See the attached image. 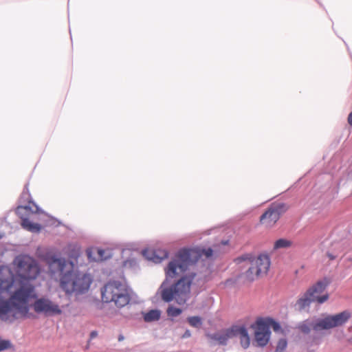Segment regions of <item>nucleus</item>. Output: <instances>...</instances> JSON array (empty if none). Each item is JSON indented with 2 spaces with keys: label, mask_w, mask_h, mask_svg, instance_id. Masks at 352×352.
I'll return each instance as SVG.
<instances>
[{
  "label": "nucleus",
  "mask_w": 352,
  "mask_h": 352,
  "mask_svg": "<svg viewBox=\"0 0 352 352\" xmlns=\"http://www.w3.org/2000/svg\"><path fill=\"white\" fill-rule=\"evenodd\" d=\"M213 250L209 248H183L177 252L165 268L166 279L161 285L162 298L165 302L175 300L184 305L190 298V284L195 274H186L202 256L210 258Z\"/></svg>",
  "instance_id": "1"
},
{
  "label": "nucleus",
  "mask_w": 352,
  "mask_h": 352,
  "mask_svg": "<svg viewBox=\"0 0 352 352\" xmlns=\"http://www.w3.org/2000/svg\"><path fill=\"white\" fill-rule=\"evenodd\" d=\"M234 337L239 338L243 348L247 349L250 344L248 331L244 327H234Z\"/></svg>",
  "instance_id": "15"
},
{
  "label": "nucleus",
  "mask_w": 352,
  "mask_h": 352,
  "mask_svg": "<svg viewBox=\"0 0 352 352\" xmlns=\"http://www.w3.org/2000/svg\"><path fill=\"white\" fill-rule=\"evenodd\" d=\"M292 242L286 239H279L275 241L274 250L287 249L292 246Z\"/></svg>",
  "instance_id": "19"
},
{
  "label": "nucleus",
  "mask_w": 352,
  "mask_h": 352,
  "mask_svg": "<svg viewBox=\"0 0 352 352\" xmlns=\"http://www.w3.org/2000/svg\"><path fill=\"white\" fill-rule=\"evenodd\" d=\"M184 336V337H189V336H190V333L189 331H186Z\"/></svg>",
  "instance_id": "29"
},
{
  "label": "nucleus",
  "mask_w": 352,
  "mask_h": 352,
  "mask_svg": "<svg viewBox=\"0 0 352 352\" xmlns=\"http://www.w3.org/2000/svg\"><path fill=\"white\" fill-rule=\"evenodd\" d=\"M287 346V342L286 339L281 338L278 342L276 352H284V351L286 349Z\"/></svg>",
  "instance_id": "22"
},
{
  "label": "nucleus",
  "mask_w": 352,
  "mask_h": 352,
  "mask_svg": "<svg viewBox=\"0 0 352 352\" xmlns=\"http://www.w3.org/2000/svg\"><path fill=\"white\" fill-rule=\"evenodd\" d=\"M13 265L16 274L11 275L10 270H3L4 272V277L6 274L10 278H6L12 283L13 288L17 289L18 287L23 285H30L33 288L34 294L32 298L36 297L35 286L31 283L32 280L36 278L40 273V269L36 260L28 255L21 254L15 257L13 261Z\"/></svg>",
  "instance_id": "4"
},
{
  "label": "nucleus",
  "mask_w": 352,
  "mask_h": 352,
  "mask_svg": "<svg viewBox=\"0 0 352 352\" xmlns=\"http://www.w3.org/2000/svg\"><path fill=\"white\" fill-rule=\"evenodd\" d=\"M237 264L246 262L250 264L248 270L245 272V276L249 280H254L256 278L265 275L270 266V259L267 254H260L257 258H254L252 254H245L235 259Z\"/></svg>",
  "instance_id": "7"
},
{
  "label": "nucleus",
  "mask_w": 352,
  "mask_h": 352,
  "mask_svg": "<svg viewBox=\"0 0 352 352\" xmlns=\"http://www.w3.org/2000/svg\"><path fill=\"white\" fill-rule=\"evenodd\" d=\"M182 313V309L177 307H170L167 309V314L169 316L176 317Z\"/></svg>",
  "instance_id": "23"
},
{
  "label": "nucleus",
  "mask_w": 352,
  "mask_h": 352,
  "mask_svg": "<svg viewBox=\"0 0 352 352\" xmlns=\"http://www.w3.org/2000/svg\"><path fill=\"white\" fill-rule=\"evenodd\" d=\"M348 122L350 125L352 126V111L349 113L348 116Z\"/></svg>",
  "instance_id": "25"
},
{
  "label": "nucleus",
  "mask_w": 352,
  "mask_h": 352,
  "mask_svg": "<svg viewBox=\"0 0 352 352\" xmlns=\"http://www.w3.org/2000/svg\"><path fill=\"white\" fill-rule=\"evenodd\" d=\"M329 284V281L327 278L318 280L316 284L310 287L306 291V293L309 295L313 302H317L319 304H322L329 299L328 294L321 295Z\"/></svg>",
  "instance_id": "11"
},
{
  "label": "nucleus",
  "mask_w": 352,
  "mask_h": 352,
  "mask_svg": "<svg viewBox=\"0 0 352 352\" xmlns=\"http://www.w3.org/2000/svg\"><path fill=\"white\" fill-rule=\"evenodd\" d=\"M29 197H30V195L28 193H26V192H23V194H22L21 198L22 199H23V198L28 199Z\"/></svg>",
  "instance_id": "27"
},
{
  "label": "nucleus",
  "mask_w": 352,
  "mask_h": 352,
  "mask_svg": "<svg viewBox=\"0 0 352 352\" xmlns=\"http://www.w3.org/2000/svg\"><path fill=\"white\" fill-rule=\"evenodd\" d=\"M228 242V241H222V244L224 245H227Z\"/></svg>",
  "instance_id": "31"
},
{
  "label": "nucleus",
  "mask_w": 352,
  "mask_h": 352,
  "mask_svg": "<svg viewBox=\"0 0 352 352\" xmlns=\"http://www.w3.org/2000/svg\"><path fill=\"white\" fill-rule=\"evenodd\" d=\"M327 256L331 260H333L337 257V256H334L331 253H328Z\"/></svg>",
  "instance_id": "26"
},
{
  "label": "nucleus",
  "mask_w": 352,
  "mask_h": 352,
  "mask_svg": "<svg viewBox=\"0 0 352 352\" xmlns=\"http://www.w3.org/2000/svg\"><path fill=\"white\" fill-rule=\"evenodd\" d=\"M97 334H98V333H97V332H96V331H92V332L91 333V338H95V337L97 336Z\"/></svg>",
  "instance_id": "28"
},
{
  "label": "nucleus",
  "mask_w": 352,
  "mask_h": 352,
  "mask_svg": "<svg viewBox=\"0 0 352 352\" xmlns=\"http://www.w3.org/2000/svg\"><path fill=\"white\" fill-rule=\"evenodd\" d=\"M350 330L352 331V327H350Z\"/></svg>",
  "instance_id": "33"
},
{
  "label": "nucleus",
  "mask_w": 352,
  "mask_h": 352,
  "mask_svg": "<svg viewBox=\"0 0 352 352\" xmlns=\"http://www.w3.org/2000/svg\"><path fill=\"white\" fill-rule=\"evenodd\" d=\"M87 254L90 261H102L111 257V252L109 250L95 249L87 250Z\"/></svg>",
  "instance_id": "14"
},
{
  "label": "nucleus",
  "mask_w": 352,
  "mask_h": 352,
  "mask_svg": "<svg viewBox=\"0 0 352 352\" xmlns=\"http://www.w3.org/2000/svg\"><path fill=\"white\" fill-rule=\"evenodd\" d=\"M286 210L287 206L284 204H273L261 215L260 221L265 226L271 227L279 219L280 214Z\"/></svg>",
  "instance_id": "10"
},
{
  "label": "nucleus",
  "mask_w": 352,
  "mask_h": 352,
  "mask_svg": "<svg viewBox=\"0 0 352 352\" xmlns=\"http://www.w3.org/2000/svg\"><path fill=\"white\" fill-rule=\"evenodd\" d=\"M188 322L192 327L196 328L200 327L202 324L201 318L199 316L189 317L188 318Z\"/></svg>",
  "instance_id": "20"
},
{
  "label": "nucleus",
  "mask_w": 352,
  "mask_h": 352,
  "mask_svg": "<svg viewBox=\"0 0 352 352\" xmlns=\"http://www.w3.org/2000/svg\"><path fill=\"white\" fill-rule=\"evenodd\" d=\"M33 294V288L28 285L13 288L12 283L4 277L3 270H0V319L8 320L11 313L14 318L28 317Z\"/></svg>",
  "instance_id": "2"
},
{
  "label": "nucleus",
  "mask_w": 352,
  "mask_h": 352,
  "mask_svg": "<svg viewBox=\"0 0 352 352\" xmlns=\"http://www.w3.org/2000/svg\"><path fill=\"white\" fill-rule=\"evenodd\" d=\"M143 256L148 261H151L155 263H160L164 259L168 257V252L163 250L152 251L144 250L142 251Z\"/></svg>",
  "instance_id": "13"
},
{
  "label": "nucleus",
  "mask_w": 352,
  "mask_h": 352,
  "mask_svg": "<svg viewBox=\"0 0 352 352\" xmlns=\"http://www.w3.org/2000/svg\"><path fill=\"white\" fill-rule=\"evenodd\" d=\"M209 337L220 344H226L229 338L234 337V327L231 329L211 334Z\"/></svg>",
  "instance_id": "16"
},
{
  "label": "nucleus",
  "mask_w": 352,
  "mask_h": 352,
  "mask_svg": "<svg viewBox=\"0 0 352 352\" xmlns=\"http://www.w3.org/2000/svg\"><path fill=\"white\" fill-rule=\"evenodd\" d=\"M161 316V311L158 309H152L145 313L143 316L144 320L146 322L157 321Z\"/></svg>",
  "instance_id": "18"
},
{
  "label": "nucleus",
  "mask_w": 352,
  "mask_h": 352,
  "mask_svg": "<svg viewBox=\"0 0 352 352\" xmlns=\"http://www.w3.org/2000/svg\"><path fill=\"white\" fill-rule=\"evenodd\" d=\"M11 347V342L7 340L0 338V352Z\"/></svg>",
  "instance_id": "24"
},
{
  "label": "nucleus",
  "mask_w": 352,
  "mask_h": 352,
  "mask_svg": "<svg viewBox=\"0 0 352 352\" xmlns=\"http://www.w3.org/2000/svg\"><path fill=\"white\" fill-rule=\"evenodd\" d=\"M50 273L59 278L60 287L67 295L86 293L92 283L91 276L74 270L72 261L52 255L47 258Z\"/></svg>",
  "instance_id": "3"
},
{
  "label": "nucleus",
  "mask_w": 352,
  "mask_h": 352,
  "mask_svg": "<svg viewBox=\"0 0 352 352\" xmlns=\"http://www.w3.org/2000/svg\"><path fill=\"white\" fill-rule=\"evenodd\" d=\"M311 302H314L306 292L302 294L295 304L296 309L302 311H308Z\"/></svg>",
  "instance_id": "17"
},
{
  "label": "nucleus",
  "mask_w": 352,
  "mask_h": 352,
  "mask_svg": "<svg viewBox=\"0 0 352 352\" xmlns=\"http://www.w3.org/2000/svg\"><path fill=\"white\" fill-rule=\"evenodd\" d=\"M264 322L267 324L269 329L271 327L274 331H278L280 329L279 323L274 321L273 319L267 318L265 320Z\"/></svg>",
  "instance_id": "21"
},
{
  "label": "nucleus",
  "mask_w": 352,
  "mask_h": 352,
  "mask_svg": "<svg viewBox=\"0 0 352 352\" xmlns=\"http://www.w3.org/2000/svg\"><path fill=\"white\" fill-rule=\"evenodd\" d=\"M254 336L255 342L258 346H264L268 343L270 338V331L264 320L261 319L256 321Z\"/></svg>",
  "instance_id": "12"
},
{
  "label": "nucleus",
  "mask_w": 352,
  "mask_h": 352,
  "mask_svg": "<svg viewBox=\"0 0 352 352\" xmlns=\"http://www.w3.org/2000/svg\"><path fill=\"white\" fill-rule=\"evenodd\" d=\"M35 300L32 305L34 312L38 314H44L46 316H54L60 315L63 313L61 307L55 301H53L47 296H41L34 298Z\"/></svg>",
  "instance_id": "8"
},
{
  "label": "nucleus",
  "mask_w": 352,
  "mask_h": 352,
  "mask_svg": "<svg viewBox=\"0 0 352 352\" xmlns=\"http://www.w3.org/2000/svg\"><path fill=\"white\" fill-rule=\"evenodd\" d=\"M351 318V314L348 311H344L335 315H326L322 318H317L312 321L309 325L302 324L300 326V330L308 333L312 328L316 331L329 330L344 324Z\"/></svg>",
  "instance_id": "6"
},
{
  "label": "nucleus",
  "mask_w": 352,
  "mask_h": 352,
  "mask_svg": "<svg viewBox=\"0 0 352 352\" xmlns=\"http://www.w3.org/2000/svg\"><path fill=\"white\" fill-rule=\"evenodd\" d=\"M40 208L34 203L29 202L28 205L20 206L16 210V214L21 219V226L30 232H38L41 230V226L38 223L31 222L27 217L30 213L39 212Z\"/></svg>",
  "instance_id": "9"
},
{
  "label": "nucleus",
  "mask_w": 352,
  "mask_h": 352,
  "mask_svg": "<svg viewBox=\"0 0 352 352\" xmlns=\"http://www.w3.org/2000/svg\"><path fill=\"white\" fill-rule=\"evenodd\" d=\"M350 342H351V343H352V337L350 339Z\"/></svg>",
  "instance_id": "32"
},
{
  "label": "nucleus",
  "mask_w": 352,
  "mask_h": 352,
  "mask_svg": "<svg viewBox=\"0 0 352 352\" xmlns=\"http://www.w3.org/2000/svg\"><path fill=\"white\" fill-rule=\"evenodd\" d=\"M124 340V336L122 335H120L118 337V341H122Z\"/></svg>",
  "instance_id": "30"
},
{
  "label": "nucleus",
  "mask_w": 352,
  "mask_h": 352,
  "mask_svg": "<svg viewBox=\"0 0 352 352\" xmlns=\"http://www.w3.org/2000/svg\"><path fill=\"white\" fill-rule=\"evenodd\" d=\"M1 238V235L0 234V239Z\"/></svg>",
  "instance_id": "34"
},
{
  "label": "nucleus",
  "mask_w": 352,
  "mask_h": 352,
  "mask_svg": "<svg viewBox=\"0 0 352 352\" xmlns=\"http://www.w3.org/2000/svg\"><path fill=\"white\" fill-rule=\"evenodd\" d=\"M102 299L104 302H113L118 307L129 304L131 298L125 284L118 280L108 282L102 288Z\"/></svg>",
  "instance_id": "5"
}]
</instances>
